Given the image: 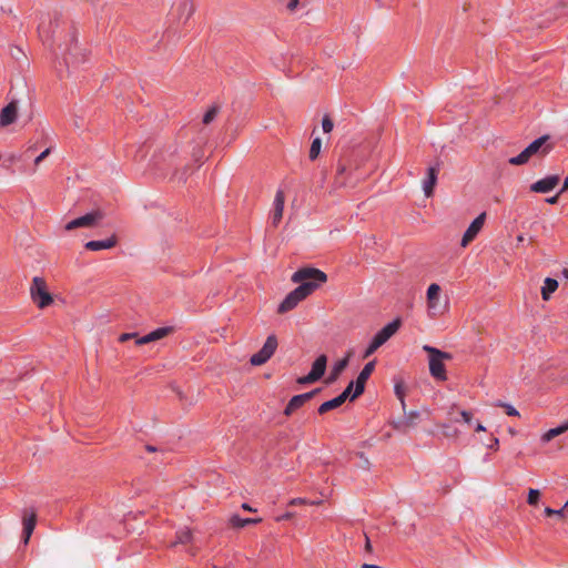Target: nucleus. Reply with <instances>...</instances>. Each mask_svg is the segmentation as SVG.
<instances>
[{
	"instance_id": "obj_35",
	"label": "nucleus",
	"mask_w": 568,
	"mask_h": 568,
	"mask_svg": "<svg viewBox=\"0 0 568 568\" xmlns=\"http://www.w3.org/2000/svg\"><path fill=\"white\" fill-rule=\"evenodd\" d=\"M353 387L355 388V382H351L347 387L338 395L343 404L346 402V399L351 400V396L353 395Z\"/></svg>"
},
{
	"instance_id": "obj_2",
	"label": "nucleus",
	"mask_w": 568,
	"mask_h": 568,
	"mask_svg": "<svg viewBox=\"0 0 568 568\" xmlns=\"http://www.w3.org/2000/svg\"><path fill=\"white\" fill-rule=\"evenodd\" d=\"M423 349L429 354V373L430 375L438 381H446L447 374L445 369V365L443 363L444 359H452L453 356L449 353L443 352L436 347L424 345Z\"/></svg>"
},
{
	"instance_id": "obj_21",
	"label": "nucleus",
	"mask_w": 568,
	"mask_h": 568,
	"mask_svg": "<svg viewBox=\"0 0 568 568\" xmlns=\"http://www.w3.org/2000/svg\"><path fill=\"white\" fill-rule=\"evenodd\" d=\"M438 168L430 166L427 170V176L423 182V190L427 197L433 194L434 186L437 182Z\"/></svg>"
},
{
	"instance_id": "obj_51",
	"label": "nucleus",
	"mask_w": 568,
	"mask_h": 568,
	"mask_svg": "<svg viewBox=\"0 0 568 568\" xmlns=\"http://www.w3.org/2000/svg\"><path fill=\"white\" fill-rule=\"evenodd\" d=\"M546 202L549 204H556L558 202V195L546 199Z\"/></svg>"
},
{
	"instance_id": "obj_16",
	"label": "nucleus",
	"mask_w": 568,
	"mask_h": 568,
	"mask_svg": "<svg viewBox=\"0 0 568 568\" xmlns=\"http://www.w3.org/2000/svg\"><path fill=\"white\" fill-rule=\"evenodd\" d=\"M18 116V106L14 101H11L0 111V128L8 126L16 122Z\"/></svg>"
},
{
	"instance_id": "obj_41",
	"label": "nucleus",
	"mask_w": 568,
	"mask_h": 568,
	"mask_svg": "<svg viewBox=\"0 0 568 568\" xmlns=\"http://www.w3.org/2000/svg\"><path fill=\"white\" fill-rule=\"evenodd\" d=\"M317 382L310 373L305 376L297 378V383L301 385L312 384Z\"/></svg>"
},
{
	"instance_id": "obj_3",
	"label": "nucleus",
	"mask_w": 568,
	"mask_h": 568,
	"mask_svg": "<svg viewBox=\"0 0 568 568\" xmlns=\"http://www.w3.org/2000/svg\"><path fill=\"white\" fill-rule=\"evenodd\" d=\"M292 281L300 285L310 284L314 292L327 281V275L315 267H302L292 275Z\"/></svg>"
},
{
	"instance_id": "obj_13",
	"label": "nucleus",
	"mask_w": 568,
	"mask_h": 568,
	"mask_svg": "<svg viewBox=\"0 0 568 568\" xmlns=\"http://www.w3.org/2000/svg\"><path fill=\"white\" fill-rule=\"evenodd\" d=\"M486 213L479 214L467 227L462 239V246H467L479 233L485 222Z\"/></svg>"
},
{
	"instance_id": "obj_11",
	"label": "nucleus",
	"mask_w": 568,
	"mask_h": 568,
	"mask_svg": "<svg viewBox=\"0 0 568 568\" xmlns=\"http://www.w3.org/2000/svg\"><path fill=\"white\" fill-rule=\"evenodd\" d=\"M320 392H321V388H315V389H313L311 392L293 396L288 400V403H287V405H286V407L284 409V415L285 416H291L294 410H296L297 408L302 407L306 402L312 399Z\"/></svg>"
},
{
	"instance_id": "obj_32",
	"label": "nucleus",
	"mask_w": 568,
	"mask_h": 568,
	"mask_svg": "<svg viewBox=\"0 0 568 568\" xmlns=\"http://www.w3.org/2000/svg\"><path fill=\"white\" fill-rule=\"evenodd\" d=\"M217 113H219V106H216V105L211 106L203 115V123L210 124L216 118Z\"/></svg>"
},
{
	"instance_id": "obj_4",
	"label": "nucleus",
	"mask_w": 568,
	"mask_h": 568,
	"mask_svg": "<svg viewBox=\"0 0 568 568\" xmlns=\"http://www.w3.org/2000/svg\"><path fill=\"white\" fill-rule=\"evenodd\" d=\"M30 296L32 302L39 308H45L53 302L52 295L48 291L45 281L39 276H36L32 280L30 286Z\"/></svg>"
},
{
	"instance_id": "obj_57",
	"label": "nucleus",
	"mask_w": 568,
	"mask_h": 568,
	"mask_svg": "<svg viewBox=\"0 0 568 568\" xmlns=\"http://www.w3.org/2000/svg\"><path fill=\"white\" fill-rule=\"evenodd\" d=\"M564 509H566L568 511V500L566 501V504L564 505Z\"/></svg>"
},
{
	"instance_id": "obj_28",
	"label": "nucleus",
	"mask_w": 568,
	"mask_h": 568,
	"mask_svg": "<svg viewBox=\"0 0 568 568\" xmlns=\"http://www.w3.org/2000/svg\"><path fill=\"white\" fill-rule=\"evenodd\" d=\"M178 11L180 13V18L184 17V20L186 21L193 14L194 6L192 1L183 0L178 7Z\"/></svg>"
},
{
	"instance_id": "obj_18",
	"label": "nucleus",
	"mask_w": 568,
	"mask_h": 568,
	"mask_svg": "<svg viewBox=\"0 0 568 568\" xmlns=\"http://www.w3.org/2000/svg\"><path fill=\"white\" fill-rule=\"evenodd\" d=\"M172 332V327H159L152 332H150L149 334L142 336V337H139L136 338L135 341V344L136 345H144V344H148V343H151V342H155V341H159L163 337H165L166 335H169L170 333Z\"/></svg>"
},
{
	"instance_id": "obj_6",
	"label": "nucleus",
	"mask_w": 568,
	"mask_h": 568,
	"mask_svg": "<svg viewBox=\"0 0 568 568\" xmlns=\"http://www.w3.org/2000/svg\"><path fill=\"white\" fill-rule=\"evenodd\" d=\"M59 27L60 18L57 14L54 17L47 16L41 19L38 30L42 41L45 44L51 45L53 43Z\"/></svg>"
},
{
	"instance_id": "obj_52",
	"label": "nucleus",
	"mask_w": 568,
	"mask_h": 568,
	"mask_svg": "<svg viewBox=\"0 0 568 568\" xmlns=\"http://www.w3.org/2000/svg\"><path fill=\"white\" fill-rule=\"evenodd\" d=\"M475 430L476 432H485L486 428H485V426L481 423L477 422L476 426H475Z\"/></svg>"
},
{
	"instance_id": "obj_23",
	"label": "nucleus",
	"mask_w": 568,
	"mask_h": 568,
	"mask_svg": "<svg viewBox=\"0 0 568 568\" xmlns=\"http://www.w3.org/2000/svg\"><path fill=\"white\" fill-rule=\"evenodd\" d=\"M558 288V281L551 277H547L544 281V285L541 287V296L542 300L548 301L550 295Z\"/></svg>"
},
{
	"instance_id": "obj_34",
	"label": "nucleus",
	"mask_w": 568,
	"mask_h": 568,
	"mask_svg": "<svg viewBox=\"0 0 568 568\" xmlns=\"http://www.w3.org/2000/svg\"><path fill=\"white\" fill-rule=\"evenodd\" d=\"M285 196L282 190H278L275 194L273 206L274 209L284 210Z\"/></svg>"
},
{
	"instance_id": "obj_42",
	"label": "nucleus",
	"mask_w": 568,
	"mask_h": 568,
	"mask_svg": "<svg viewBox=\"0 0 568 568\" xmlns=\"http://www.w3.org/2000/svg\"><path fill=\"white\" fill-rule=\"evenodd\" d=\"M51 153V148H47L44 151H42L36 159L34 164L39 165L41 161H43L49 154Z\"/></svg>"
},
{
	"instance_id": "obj_44",
	"label": "nucleus",
	"mask_w": 568,
	"mask_h": 568,
	"mask_svg": "<svg viewBox=\"0 0 568 568\" xmlns=\"http://www.w3.org/2000/svg\"><path fill=\"white\" fill-rule=\"evenodd\" d=\"M130 338H135V339H136V338H139V336H138V334H135V333H123V334L120 336V338H119V339H120V342H125V341H128V339H130Z\"/></svg>"
},
{
	"instance_id": "obj_22",
	"label": "nucleus",
	"mask_w": 568,
	"mask_h": 568,
	"mask_svg": "<svg viewBox=\"0 0 568 568\" xmlns=\"http://www.w3.org/2000/svg\"><path fill=\"white\" fill-rule=\"evenodd\" d=\"M327 364L326 355H320L313 363L310 374L318 381L325 374Z\"/></svg>"
},
{
	"instance_id": "obj_14",
	"label": "nucleus",
	"mask_w": 568,
	"mask_h": 568,
	"mask_svg": "<svg viewBox=\"0 0 568 568\" xmlns=\"http://www.w3.org/2000/svg\"><path fill=\"white\" fill-rule=\"evenodd\" d=\"M559 181L560 179L558 175H548L532 183L530 185V191L535 193H548L558 185Z\"/></svg>"
},
{
	"instance_id": "obj_39",
	"label": "nucleus",
	"mask_w": 568,
	"mask_h": 568,
	"mask_svg": "<svg viewBox=\"0 0 568 568\" xmlns=\"http://www.w3.org/2000/svg\"><path fill=\"white\" fill-rule=\"evenodd\" d=\"M379 348V346L372 339L371 343L368 344V346L366 347V349L364 351V354H363V358H368L369 356H372L377 349Z\"/></svg>"
},
{
	"instance_id": "obj_45",
	"label": "nucleus",
	"mask_w": 568,
	"mask_h": 568,
	"mask_svg": "<svg viewBox=\"0 0 568 568\" xmlns=\"http://www.w3.org/2000/svg\"><path fill=\"white\" fill-rule=\"evenodd\" d=\"M488 448L497 450L499 448V439L497 437H494L491 444L488 445Z\"/></svg>"
},
{
	"instance_id": "obj_7",
	"label": "nucleus",
	"mask_w": 568,
	"mask_h": 568,
	"mask_svg": "<svg viewBox=\"0 0 568 568\" xmlns=\"http://www.w3.org/2000/svg\"><path fill=\"white\" fill-rule=\"evenodd\" d=\"M104 219V213L101 210H94L82 216L71 220L64 225L65 231H72L79 227H93Z\"/></svg>"
},
{
	"instance_id": "obj_38",
	"label": "nucleus",
	"mask_w": 568,
	"mask_h": 568,
	"mask_svg": "<svg viewBox=\"0 0 568 568\" xmlns=\"http://www.w3.org/2000/svg\"><path fill=\"white\" fill-rule=\"evenodd\" d=\"M333 128H334V123H333L332 119L328 115H324V118L322 120L323 132L329 133V132H332Z\"/></svg>"
},
{
	"instance_id": "obj_48",
	"label": "nucleus",
	"mask_w": 568,
	"mask_h": 568,
	"mask_svg": "<svg viewBox=\"0 0 568 568\" xmlns=\"http://www.w3.org/2000/svg\"><path fill=\"white\" fill-rule=\"evenodd\" d=\"M306 500L303 499V498H293L291 501H290V505H302V504H305Z\"/></svg>"
},
{
	"instance_id": "obj_20",
	"label": "nucleus",
	"mask_w": 568,
	"mask_h": 568,
	"mask_svg": "<svg viewBox=\"0 0 568 568\" xmlns=\"http://www.w3.org/2000/svg\"><path fill=\"white\" fill-rule=\"evenodd\" d=\"M116 237L115 235H112L109 239L105 240H99V241H89L84 244V247L89 251H102V250H110L116 245Z\"/></svg>"
},
{
	"instance_id": "obj_19",
	"label": "nucleus",
	"mask_w": 568,
	"mask_h": 568,
	"mask_svg": "<svg viewBox=\"0 0 568 568\" xmlns=\"http://www.w3.org/2000/svg\"><path fill=\"white\" fill-rule=\"evenodd\" d=\"M37 524V514L36 511H31L29 515L27 511L23 514V531H22V539L24 544L29 542V539L34 530Z\"/></svg>"
},
{
	"instance_id": "obj_31",
	"label": "nucleus",
	"mask_w": 568,
	"mask_h": 568,
	"mask_svg": "<svg viewBox=\"0 0 568 568\" xmlns=\"http://www.w3.org/2000/svg\"><path fill=\"white\" fill-rule=\"evenodd\" d=\"M394 392H395L396 397L400 402L402 408L405 409L406 403H405V386H404V384L402 382H397L394 386Z\"/></svg>"
},
{
	"instance_id": "obj_50",
	"label": "nucleus",
	"mask_w": 568,
	"mask_h": 568,
	"mask_svg": "<svg viewBox=\"0 0 568 568\" xmlns=\"http://www.w3.org/2000/svg\"><path fill=\"white\" fill-rule=\"evenodd\" d=\"M293 514L292 513H285L283 514L281 517L277 518V520H286V519H290L292 518Z\"/></svg>"
},
{
	"instance_id": "obj_10",
	"label": "nucleus",
	"mask_w": 568,
	"mask_h": 568,
	"mask_svg": "<svg viewBox=\"0 0 568 568\" xmlns=\"http://www.w3.org/2000/svg\"><path fill=\"white\" fill-rule=\"evenodd\" d=\"M71 40L73 43L63 51V62L68 69L71 64L73 65L85 60V55L79 48L74 34H72Z\"/></svg>"
},
{
	"instance_id": "obj_17",
	"label": "nucleus",
	"mask_w": 568,
	"mask_h": 568,
	"mask_svg": "<svg viewBox=\"0 0 568 568\" xmlns=\"http://www.w3.org/2000/svg\"><path fill=\"white\" fill-rule=\"evenodd\" d=\"M404 410V417L394 423V428L397 430H405L408 427H413L417 424V420L420 417V413L418 410H410L406 413V408Z\"/></svg>"
},
{
	"instance_id": "obj_40",
	"label": "nucleus",
	"mask_w": 568,
	"mask_h": 568,
	"mask_svg": "<svg viewBox=\"0 0 568 568\" xmlns=\"http://www.w3.org/2000/svg\"><path fill=\"white\" fill-rule=\"evenodd\" d=\"M282 216H283V210L273 209L272 224L276 226L280 223V221L282 220Z\"/></svg>"
},
{
	"instance_id": "obj_46",
	"label": "nucleus",
	"mask_w": 568,
	"mask_h": 568,
	"mask_svg": "<svg viewBox=\"0 0 568 568\" xmlns=\"http://www.w3.org/2000/svg\"><path fill=\"white\" fill-rule=\"evenodd\" d=\"M298 6V0H290L287 3V9L290 11H294Z\"/></svg>"
},
{
	"instance_id": "obj_58",
	"label": "nucleus",
	"mask_w": 568,
	"mask_h": 568,
	"mask_svg": "<svg viewBox=\"0 0 568 568\" xmlns=\"http://www.w3.org/2000/svg\"><path fill=\"white\" fill-rule=\"evenodd\" d=\"M564 274H565V276H568V271H567V270H565V271H564Z\"/></svg>"
},
{
	"instance_id": "obj_53",
	"label": "nucleus",
	"mask_w": 568,
	"mask_h": 568,
	"mask_svg": "<svg viewBox=\"0 0 568 568\" xmlns=\"http://www.w3.org/2000/svg\"><path fill=\"white\" fill-rule=\"evenodd\" d=\"M568 190V178L565 179L561 190L559 191V194Z\"/></svg>"
},
{
	"instance_id": "obj_56",
	"label": "nucleus",
	"mask_w": 568,
	"mask_h": 568,
	"mask_svg": "<svg viewBox=\"0 0 568 568\" xmlns=\"http://www.w3.org/2000/svg\"><path fill=\"white\" fill-rule=\"evenodd\" d=\"M146 449H148L149 452H155V450H156V448H155L154 446H151V445H148V446H146Z\"/></svg>"
},
{
	"instance_id": "obj_24",
	"label": "nucleus",
	"mask_w": 568,
	"mask_h": 568,
	"mask_svg": "<svg viewBox=\"0 0 568 568\" xmlns=\"http://www.w3.org/2000/svg\"><path fill=\"white\" fill-rule=\"evenodd\" d=\"M568 430V420L555 428H550L549 430H547L542 436H541V442L542 443H548L550 442L552 438H555L556 436H559L561 434H564L565 432Z\"/></svg>"
},
{
	"instance_id": "obj_29",
	"label": "nucleus",
	"mask_w": 568,
	"mask_h": 568,
	"mask_svg": "<svg viewBox=\"0 0 568 568\" xmlns=\"http://www.w3.org/2000/svg\"><path fill=\"white\" fill-rule=\"evenodd\" d=\"M321 148H322L321 139L320 138H315L312 141V144H311V148H310V153H308V158H310L311 161H314V160L317 159V156L321 153Z\"/></svg>"
},
{
	"instance_id": "obj_1",
	"label": "nucleus",
	"mask_w": 568,
	"mask_h": 568,
	"mask_svg": "<svg viewBox=\"0 0 568 568\" xmlns=\"http://www.w3.org/2000/svg\"><path fill=\"white\" fill-rule=\"evenodd\" d=\"M549 140L548 135H542L536 140H534L528 146H526L518 155L513 156L508 160L511 165H523L526 164L529 159L535 154L546 155L550 152L551 145L546 144Z\"/></svg>"
},
{
	"instance_id": "obj_9",
	"label": "nucleus",
	"mask_w": 568,
	"mask_h": 568,
	"mask_svg": "<svg viewBox=\"0 0 568 568\" xmlns=\"http://www.w3.org/2000/svg\"><path fill=\"white\" fill-rule=\"evenodd\" d=\"M375 364H376L375 361H371L367 364H365L363 369L359 372V374L355 381V389L353 392V395L351 396V400L356 399L358 396H361L364 393L365 384H366L367 379L369 378V376L372 375V373L375 368Z\"/></svg>"
},
{
	"instance_id": "obj_33",
	"label": "nucleus",
	"mask_w": 568,
	"mask_h": 568,
	"mask_svg": "<svg viewBox=\"0 0 568 568\" xmlns=\"http://www.w3.org/2000/svg\"><path fill=\"white\" fill-rule=\"evenodd\" d=\"M539 498H540V491L538 489L530 488L528 490L527 503L530 506H536L539 501Z\"/></svg>"
},
{
	"instance_id": "obj_47",
	"label": "nucleus",
	"mask_w": 568,
	"mask_h": 568,
	"mask_svg": "<svg viewBox=\"0 0 568 568\" xmlns=\"http://www.w3.org/2000/svg\"><path fill=\"white\" fill-rule=\"evenodd\" d=\"M346 172V166L343 163H338L336 168V173L338 175H343Z\"/></svg>"
},
{
	"instance_id": "obj_43",
	"label": "nucleus",
	"mask_w": 568,
	"mask_h": 568,
	"mask_svg": "<svg viewBox=\"0 0 568 568\" xmlns=\"http://www.w3.org/2000/svg\"><path fill=\"white\" fill-rule=\"evenodd\" d=\"M460 416L464 420V423L468 424V425H471L473 424V415L470 412H467V410H462L460 412Z\"/></svg>"
},
{
	"instance_id": "obj_36",
	"label": "nucleus",
	"mask_w": 568,
	"mask_h": 568,
	"mask_svg": "<svg viewBox=\"0 0 568 568\" xmlns=\"http://www.w3.org/2000/svg\"><path fill=\"white\" fill-rule=\"evenodd\" d=\"M497 406L505 408L508 416H519V412L510 404L498 402Z\"/></svg>"
},
{
	"instance_id": "obj_12",
	"label": "nucleus",
	"mask_w": 568,
	"mask_h": 568,
	"mask_svg": "<svg viewBox=\"0 0 568 568\" xmlns=\"http://www.w3.org/2000/svg\"><path fill=\"white\" fill-rule=\"evenodd\" d=\"M399 326V318L392 321L374 335L373 341L381 347L398 331Z\"/></svg>"
},
{
	"instance_id": "obj_30",
	"label": "nucleus",
	"mask_w": 568,
	"mask_h": 568,
	"mask_svg": "<svg viewBox=\"0 0 568 568\" xmlns=\"http://www.w3.org/2000/svg\"><path fill=\"white\" fill-rule=\"evenodd\" d=\"M192 540V532L189 528L180 529L176 532V540L174 545L176 544H187Z\"/></svg>"
},
{
	"instance_id": "obj_55",
	"label": "nucleus",
	"mask_w": 568,
	"mask_h": 568,
	"mask_svg": "<svg viewBox=\"0 0 568 568\" xmlns=\"http://www.w3.org/2000/svg\"><path fill=\"white\" fill-rule=\"evenodd\" d=\"M242 508L247 511H255L248 504L244 503L242 504Z\"/></svg>"
},
{
	"instance_id": "obj_25",
	"label": "nucleus",
	"mask_w": 568,
	"mask_h": 568,
	"mask_svg": "<svg viewBox=\"0 0 568 568\" xmlns=\"http://www.w3.org/2000/svg\"><path fill=\"white\" fill-rule=\"evenodd\" d=\"M261 521H262L261 518H242L239 515H233L230 518V524L234 528H243L247 525L258 524Z\"/></svg>"
},
{
	"instance_id": "obj_49",
	"label": "nucleus",
	"mask_w": 568,
	"mask_h": 568,
	"mask_svg": "<svg viewBox=\"0 0 568 568\" xmlns=\"http://www.w3.org/2000/svg\"><path fill=\"white\" fill-rule=\"evenodd\" d=\"M366 538V541H365V550L371 552L372 551V544H371V540L367 536H365Z\"/></svg>"
},
{
	"instance_id": "obj_5",
	"label": "nucleus",
	"mask_w": 568,
	"mask_h": 568,
	"mask_svg": "<svg viewBox=\"0 0 568 568\" xmlns=\"http://www.w3.org/2000/svg\"><path fill=\"white\" fill-rule=\"evenodd\" d=\"M313 293V287L310 284L298 285L290 292L283 302L278 305V313H286L297 306L300 302Z\"/></svg>"
},
{
	"instance_id": "obj_26",
	"label": "nucleus",
	"mask_w": 568,
	"mask_h": 568,
	"mask_svg": "<svg viewBox=\"0 0 568 568\" xmlns=\"http://www.w3.org/2000/svg\"><path fill=\"white\" fill-rule=\"evenodd\" d=\"M342 405H343L342 400L339 399L338 396H336L335 398L326 400L323 404H321L320 407L317 408V412H318V414L323 415V414H326L327 412L335 409Z\"/></svg>"
},
{
	"instance_id": "obj_15",
	"label": "nucleus",
	"mask_w": 568,
	"mask_h": 568,
	"mask_svg": "<svg viewBox=\"0 0 568 568\" xmlns=\"http://www.w3.org/2000/svg\"><path fill=\"white\" fill-rule=\"evenodd\" d=\"M439 292L440 286L433 283L427 288V306L430 316H436L439 313Z\"/></svg>"
},
{
	"instance_id": "obj_27",
	"label": "nucleus",
	"mask_w": 568,
	"mask_h": 568,
	"mask_svg": "<svg viewBox=\"0 0 568 568\" xmlns=\"http://www.w3.org/2000/svg\"><path fill=\"white\" fill-rule=\"evenodd\" d=\"M349 354H347L346 357L337 361L333 368H332V373H331V381H334L335 378H337L341 373L347 367L348 365V362H349Z\"/></svg>"
},
{
	"instance_id": "obj_54",
	"label": "nucleus",
	"mask_w": 568,
	"mask_h": 568,
	"mask_svg": "<svg viewBox=\"0 0 568 568\" xmlns=\"http://www.w3.org/2000/svg\"><path fill=\"white\" fill-rule=\"evenodd\" d=\"M361 568H383V567L373 565V564H363Z\"/></svg>"
},
{
	"instance_id": "obj_8",
	"label": "nucleus",
	"mask_w": 568,
	"mask_h": 568,
	"mask_svg": "<svg viewBox=\"0 0 568 568\" xmlns=\"http://www.w3.org/2000/svg\"><path fill=\"white\" fill-rule=\"evenodd\" d=\"M277 348V339L275 335H270L263 347L255 354L252 355L250 363L254 366H260L265 364L275 353Z\"/></svg>"
},
{
	"instance_id": "obj_37",
	"label": "nucleus",
	"mask_w": 568,
	"mask_h": 568,
	"mask_svg": "<svg viewBox=\"0 0 568 568\" xmlns=\"http://www.w3.org/2000/svg\"><path fill=\"white\" fill-rule=\"evenodd\" d=\"M566 509H564V506L560 509H552L550 507H546L544 513L546 516H558V517H565Z\"/></svg>"
}]
</instances>
